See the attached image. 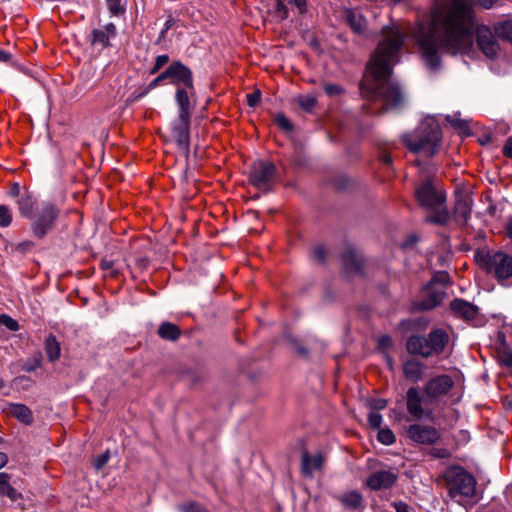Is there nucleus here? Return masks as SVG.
Masks as SVG:
<instances>
[{
	"mask_svg": "<svg viewBox=\"0 0 512 512\" xmlns=\"http://www.w3.org/2000/svg\"><path fill=\"white\" fill-rule=\"evenodd\" d=\"M474 36L478 48L487 58L498 56L500 46L494 29L477 23L472 0H436L413 30L422 57L433 70L440 66L441 53L457 55L468 51Z\"/></svg>",
	"mask_w": 512,
	"mask_h": 512,
	"instance_id": "1",
	"label": "nucleus"
},
{
	"mask_svg": "<svg viewBox=\"0 0 512 512\" xmlns=\"http://www.w3.org/2000/svg\"><path fill=\"white\" fill-rule=\"evenodd\" d=\"M381 34L382 39L367 65L371 79H365L361 89L369 91L372 98H379L385 110L398 109L404 104V94L397 83L390 81V77L393 66L399 61L405 35L398 27L389 26L383 27Z\"/></svg>",
	"mask_w": 512,
	"mask_h": 512,
	"instance_id": "2",
	"label": "nucleus"
},
{
	"mask_svg": "<svg viewBox=\"0 0 512 512\" xmlns=\"http://www.w3.org/2000/svg\"><path fill=\"white\" fill-rule=\"evenodd\" d=\"M414 197L420 207L431 213L425 221L432 224L445 225L450 216L445 206L446 193L436 185L433 177H425L415 187Z\"/></svg>",
	"mask_w": 512,
	"mask_h": 512,
	"instance_id": "3",
	"label": "nucleus"
},
{
	"mask_svg": "<svg viewBox=\"0 0 512 512\" xmlns=\"http://www.w3.org/2000/svg\"><path fill=\"white\" fill-rule=\"evenodd\" d=\"M442 132L432 117L425 118L416 129L401 136L402 143L414 154L433 157L440 145Z\"/></svg>",
	"mask_w": 512,
	"mask_h": 512,
	"instance_id": "4",
	"label": "nucleus"
},
{
	"mask_svg": "<svg viewBox=\"0 0 512 512\" xmlns=\"http://www.w3.org/2000/svg\"><path fill=\"white\" fill-rule=\"evenodd\" d=\"M169 83L175 87V103L197 104L193 71L180 60L168 67Z\"/></svg>",
	"mask_w": 512,
	"mask_h": 512,
	"instance_id": "5",
	"label": "nucleus"
},
{
	"mask_svg": "<svg viewBox=\"0 0 512 512\" xmlns=\"http://www.w3.org/2000/svg\"><path fill=\"white\" fill-rule=\"evenodd\" d=\"M449 334L443 328L432 329L428 336L413 335L407 339L406 349L412 355L423 358L438 356L444 352L449 342Z\"/></svg>",
	"mask_w": 512,
	"mask_h": 512,
	"instance_id": "6",
	"label": "nucleus"
},
{
	"mask_svg": "<svg viewBox=\"0 0 512 512\" xmlns=\"http://www.w3.org/2000/svg\"><path fill=\"white\" fill-rule=\"evenodd\" d=\"M443 480L448 495L459 502L461 499H471L476 494L477 481L475 477L461 466H452L443 474Z\"/></svg>",
	"mask_w": 512,
	"mask_h": 512,
	"instance_id": "7",
	"label": "nucleus"
},
{
	"mask_svg": "<svg viewBox=\"0 0 512 512\" xmlns=\"http://www.w3.org/2000/svg\"><path fill=\"white\" fill-rule=\"evenodd\" d=\"M177 117L171 122V134L179 150L188 154L190 151L191 117L196 104L176 103Z\"/></svg>",
	"mask_w": 512,
	"mask_h": 512,
	"instance_id": "8",
	"label": "nucleus"
},
{
	"mask_svg": "<svg viewBox=\"0 0 512 512\" xmlns=\"http://www.w3.org/2000/svg\"><path fill=\"white\" fill-rule=\"evenodd\" d=\"M406 410L415 420L434 419V403L419 386L408 388L406 392Z\"/></svg>",
	"mask_w": 512,
	"mask_h": 512,
	"instance_id": "9",
	"label": "nucleus"
},
{
	"mask_svg": "<svg viewBox=\"0 0 512 512\" xmlns=\"http://www.w3.org/2000/svg\"><path fill=\"white\" fill-rule=\"evenodd\" d=\"M61 209L51 201H45L35 212L31 221V230L38 239L44 238L57 224Z\"/></svg>",
	"mask_w": 512,
	"mask_h": 512,
	"instance_id": "10",
	"label": "nucleus"
},
{
	"mask_svg": "<svg viewBox=\"0 0 512 512\" xmlns=\"http://www.w3.org/2000/svg\"><path fill=\"white\" fill-rule=\"evenodd\" d=\"M276 166L269 161L253 163L249 175L250 183L259 190H267L274 182Z\"/></svg>",
	"mask_w": 512,
	"mask_h": 512,
	"instance_id": "11",
	"label": "nucleus"
},
{
	"mask_svg": "<svg viewBox=\"0 0 512 512\" xmlns=\"http://www.w3.org/2000/svg\"><path fill=\"white\" fill-rule=\"evenodd\" d=\"M405 433L409 440L419 445H434L441 437L437 428L420 423L409 425Z\"/></svg>",
	"mask_w": 512,
	"mask_h": 512,
	"instance_id": "12",
	"label": "nucleus"
},
{
	"mask_svg": "<svg viewBox=\"0 0 512 512\" xmlns=\"http://www.w3.org/2000/svg\"><path fill=\"white\" fill-rule=\"evenodd\" d=\"M485 266L498 280H506L512 276V257L503 252H496L485 257Z\"/></svg>",
	"mask_w": 512,
	"mask_h": 512,
	"instance_id": "13",
	"label": "nucleus"
},
{
	"mask_svg": "<svg viewBox=\"0 0 512 512\" xmlns=\"http://www.w3.org/2000/svg\"><path fill=\"white\" fill-rule=\"evenodd\" d=\"M454 387L451 376L443 374L431 378L422 388L436 404L442 397L446 396Z\"/></svg>",
	"mask_w": 512,
	"mask_h": 512,
	"instance_id": "14",
	"label": "nucleus"
},
{
	"mask_svg": "<svg viewBox=\"0 0 512 512\" xmlns=\"http://www.w3.org/2000/svg\"><path fill=\"white\" fill-rule=\"evenodd\" d=\"M450 309L455 317L460 318L466 322L478 325L482 322V317L479 313V308L463 299H454L450 303Z\"/></svg>",
	"mask_w": 512,
	"mask_h": 512,
	"instance_id": "15",
	"label": "nucleus"
},
{
	"mask_svg": "<svg viewBox=\"0 0 512 512\" xmlns=\"http://www.w3.org/2000/svg\"><path fill=\"white\" fill-rule=\"evenodd\" d=\"M445 296L446 291H444L443 287L428 284L422 291L417 307L422 310H431L440 305Z\"/></svg>",
	"mask_w": 512,
	"mask_h": 512,
	"instance_id": "16",
	"label": "nucleus"
},
{
	"mask_svg": "<svg viewBox=\"0 0 512 512\" xmlns=\"http://www.w3.org/2000/svg\"><path fill=\"white\" fill-rule=\"evenodd\" d=\"M397 481V475L388 470L372 473L366 480V485L374 491L391 488Z\"/></svg>",
	"mask_w": 512,
	"mask_h": 512,
	"instance_id": "17",
	"label": "nucleus"
},
{
	"mask_svg": "<svg viewBox=\"0 0 512 512\" xmlns=\"http://www.w3.org/2000/svg\"><path fill=\"white\" fill-rule=\"evenodd\" d=\"M473 199L468 193H458L454 205V218L458 223L466 224L472 212Z\"/></svg>",
	"mask_w": 512,
	"mask_h": 512,
	"instance_id": "18",
	"label": "nucleus"
},
{
	"mask_svg": "<svg viewBox=\"0 0 512 512\" xmlns=\"http://www.w3.org/2000/svg\"><path fill=\"white\" fill-rule=\"evenodd\" d=\"M117 35V28L115 24L108 23L103 29H94L90 34V44L92 46L100 47L101 49L111 46L110 39L115 38Z\"/></svg>",
	"mask_w": 512,
	"mask_h": 512,
	"instance_id": "19",
	"label": "nucleus"
},
{
	"mask_svg": "<svg viewBox=\"0 0 512 512\" xmlns=\"http://www.w3.org/2000/svg\"><path fill=\"white\" fill-rule=\"evenodd\" d=\"M342 265L348 273H361L363 267V258L352 247H347L341 255Z\"/></svg>",
	"mask_w": 512,
	"mask_h": 512,
	"instance_id": "20",
	"label": "nucleus"
},
{
	"mask_svg": "<svg viewBox=\"0 0 512 512\" xmlns=\"http://www.w3.org/2000/svg\"><path fill=\"white\" fill-rule=\"evenodd\" d=\"M334 498L349 510H360L365 507L363 495L357 490H350L334 496Z\"/></svg>",
	"mask_w": 512,
	"mask_h": 512,
	"instance_id": "21",
	"label": "nucleus"
},
{
	"mask_svg": "<svg viewBox=\"0 0 512 512\" xmlns=\"http://www.w3.org/2000/svg\"><path fill=\"white\" fill-rule=\"evenodd\" d=\"M21 216L31 220L35 215L38 199L31 192L26 191L16 201Z\"/></svg>",
	"mask_w": 512,
	"mask_h": 512,
	"instance_id": "22",
	"label": "nucleus"
},
{
	"mask_svg": "<svg viewBox=\"0 0 512 512\" xmlns=\"http://www.w3.org/2000/svg\"><path fill=\"white\" fill-rule=\"evenodd\" d=\"M301 460V471L306 477H312L313 472L320 469L324 462V458L320 453L310 456L306 451L302 453Z\"/></svg>",
	"mask_w": 512,
	"mask_h": 512,
	"instance_id": "23",
	"label": "nucleus"
},
{
	"mask_svg": "<svg viewBox=\"0 0 512 512\" xmlns=\"http://www.w3.org/2000/svg\"><path fill=\"white\" fill-rule=\"evenodd\" d=\"M344 19L355 33L361 34L365 31L366 20L359 11L346 9L344 12Z\"/></svg>",
	"mask_w": 512,
	"mask_h": 512,
	"instance_id": "24",
	"label": "nucleus"
},
{
	"mask_svg": "<svg viewBox=\"0 0 512 512\" xmlns=\"http://www.w3.org/2000/svg\"><path fill=\"white\" fill-rule=\"evenodd\" d=\"M424 366L419 361L410 359L403 364V374L406 379L418 382L422 379Z\"/></svg>",
	"mask_w": 512,
	"mask_h": 512,
	"instance_id": "25",
	"label": "nucleus"
},
{
	"mask_svg": "<svg viewBox=\"0 0 512 512\" xmlns=\"http://www.w3.org/2000/svg\"><path fill=\"white\" fill-rule=\"evenodd\" d=\"M9 413L20 422L30 425L33 423V414L31 409L20 403L9 404Z\"/></svg>",
	"mask_w": 512,
	"mask_h": 512,
	"instance_id": "26",
	"label": "nucleus"
},
{
	"mask_svg": "<svg viewBox=\"0 0 512 512\" xmlns=\"http://www.w3.org/2000/svg\"><path fill=\"white\" fill-rule=\"evenodd\" d=\"M157 333L160 338L169 341H175L181 335L180 328L171 322L161 323Z\"/></svg>",
	"mask_w": 512,
	"mask_h": 512,
	"instance_id": "27",
	"label": "nucleus"
},
{
	"mask_svg": "<svg viewBox=\"0 0 512 512\" xmlns=\"http://www.w3.org/2000/svg\"><path fill=\"white\" fill-rule=\"evenodd\" d=\"M45 352L50 362H55L60 358L61 355V347L60 343L57 341L56 337L50 334L46 337L45 342Z\"/></svg>",
	"mask_w": 512,
	"mask_h": 512,
	"instance_id": "28",
	"label": "nucleus"
},
{
	"mask_svg": "<svg viewBox=\"0 0 512 512\" xmlns=\"http://www.w3.org/2000/svg\"><path fill=\"white\" fill-rule=\"evenodd\" d=\"M9 478L7 473H0V495L8 497L12 501H16L22 496L9 484Z\"/></svg>",
	"mask_w": 512,
	"mask_h": 512,
	"instance_id": "29",
	"label": "nucleus"
},
{
	"mask_svg": "<svg viewBox=\"0 0 512 512\" xmlns=\"http://www.w3.org/2000/svg\"><path fill=\"white\" fill-rule=\"evenodd\" d=\"M493 28L498 38L512 44V20L495 23Z\"/></svg>",
	"mask_w": 512,
	"mask_h": 512,
	"instance_id": "30",
	"label": "nucleus"
},
{
	"mask_svg": "<svg viewBox=\"0 0 512 512\" xmlns=\"http://www.w3.org/2000/svg\"><path fill=\"white\" fill-rule=\"evenodd\" d=\"M42 364V355L38 352L32 357L28 358L22 365V370L26 372H33L40 368Z\"/></svg>",
	"mask_w": 512,
	"mask_h": 512,
	"instance_id": "31",
	"label": "nucleus"
},
{
	"mask_svg": "<svg viewBox=\"0 0 512 512\" xmlns=\"http://www.w3.org/2000/svg\"><path fill=\"white\" fill-rule=\"evenodd\" d=\"M377 439L384 445H391L396 441L394 433L389 428H380L378 431Z\"/></svg>",
	"mask_w": 512,
	"mask_h": 512,
	"instance_id": "32",
	"label": "nucleus"
},
{
	"mask_svg": "<svg viewBox=\"0 0 512 512\" xmlns=\"http://www.w3.org/2000/svg\"><path fill=\"white\" fill-rule=\"evenodd\" d=\"M180 512H210L205 506L202 504L191 501L188 503H184L181 506H179Z\"/></svg>",
	"mask_w": 512,
	"mask_h": 512,
	"instance_id": "33",
	"label": "nucleus"
},
{
	"mask_svg": "<svg viewBox=\"0 0 512 512\" xmlns=\"http://www.w3.org/2000/svg\"><path fill=\"white\" fill-rule=\"evenodd\" d=\"M12 223V213L8 206L0 205V227L6 228Z\"/></svg>",
	"mask_w": 512,
	"mask_h": 512,
	"instance_id": "34",
	"label": "nucleus"
},
{
	"mask_svg": "<svg viewBox=\"0 0 512 512\" xmlns=\"http://www.w3.org/2000/svg\"><path fill=\"white\" fill-rule=\"evenodd\" d=\"M449 282V275L446 272H438L436 273L431 281L428 283L433 286L443 287L444 291H446L447 284Z\"/></svg>",
	"mask_w": 512,
	"mask_h": 512,
	"instance_id": "35",
	"label": "nucleus"
},
{
	"mask_svg": "<svg viewBox=\"0 0 512 512\" xmlns=\"http://www.w3.org/2000/svg\"><path fill=\"white\" fill-rule=\"evenodd\" d=\"M275 123L281 130L285 132H291L293 130V124L282 113H278L275 115Z\"/></svg>",
	"mask_w": 512,
	"mask_h": 512,
	"instance_id": "36",
	"label": "nucleus"
},
{
	"mask_svg": "<svg viewBox=\"0 0 512 512\" xmlns=\"http://www.w3.org/2000/svg\"><path fill=\"white\" fill-rule=\"evenodd\" d=\"M317 100L314 96H300L298 98V104L299 106L306 112H309L313 109V107L316 105Z\"/></svg>",
	"mask_w": 512,
	"mask_h": 512,
	"instance_id": "37",
	"label": "nucleus"
},
{
	"mask_svg": "<svg viewBox=\"0 0 512 512\" xmlns=\"http://www.w3.org/2000/svg\"><path fill=\"white\" fill-rule=\"evenodd\" d=\"M165 80H169L168 68H166L163 72H161L155 79H153L149 83V85L147 87V90L145 92H143L141 94V96L146 95L148 91H150L152 89H155L156 87H158Z\"/></svg>",
	"mask_w": 512,
	"mask_h": 512,
	"instance_id": "38",
	"label": "nucleus"
},
{
	"mask_svg": "<svg viewBox=\"0 0 512 512\" xmlns=\"http://www.w3.org/2000/svg\"><path fill=\"white\" fill-rule=\"evenodd\" d=\"M0 325L5 326L8 330L12 332H16L19 330L18 322L7 314H0Z\"/></svg>",
	"mask_w": 512,
	"mask_h": 512,
	"instance_id": "39",
	"label": "nucleus"
},
{
	"mask_svg": "<svg viewBox=\"0 0 512 512\" xmlns=\"http://www.w3.org/2000/svg\"><path fill=\"white\" fill-rule=\"evenodd\" d=\"M108 10L114 16H119L125 12V7L122 5L121 0H106Z\"/></svg>",
	"mask_w": 512,
	"mask_h": 512,
	"instance_id": "40",
	"label": "nucleus"
},
{
	"mask_svg": "<svg viewBox=\"0 0 512 512\" xmlns=\"http://www.w3.org/2000/svg\"><path fill=\"white\" fill-rule=\"evenodd\" d=\"M169 62V55L167 54H163V55H158L156 58H155V63L150 71V74H156L157 72H159L163 67L164 65H166L167 63Z\"/></svg>",
	"mask_w": 512,
	"mask_h": 512,
	"instance_id": "41",
	"label": "nucleus"
},
{
	"mask_svg": "<svg viewBox=\"0 0 512 512\" xmlns=\"http://www.w3.org/2000/svg\"><path fill=\"white\" fill-rule=\"evenodd\" d=\"M323 89L325 93L330 97L341 95L344 92L342 86L333 83L324 84Z\"/></svg>",
	"mask_w": 512,
	"mask_h": 512,
	"instance_id": "42",
	"label": "nucleus"
},
{
	"mask_svg": "<svg viewBox=\"0 0 512 512\" xmlns=\"http://www.w3.org/2000/svg\"><path fill=\"white\" fill-rule=\"evenodd\" d=\"M175 24H176V20L174 18H172V17H169L166 20V22L164 24V27L160 31L159 36H158V38L156 40V44H160V43L165 41L166 34H167L168 30L171 29Z\"/></svg>",
	"mask_w": 512,
	"mask_h": 512,
	"instance_id": "43",
	"label": "nucleus"
},
{
	"mask_svg": "<svg viewBox=\"0 0 512 512\" xmlns=\"http://www.w3.org/2000/svg\"><path fill=\"white\" fill-rule=\"evenodd\" d=\"M368 423L370 427L380 429L382 424V416L377 411H371L368 414Z\"/></svg>",
	"mask_w": 512,
	"mask_h": 512,
	"instance_id": "44",
	"label": "nucleus"
},
{
	"mask_svg": "<svg viewBox=\"0 0 512 512\" xmlns=\"http://www.w3.org/2000/svg\"><path fill=\"white\" fill-rule=\"evenodd\" d=\"M499 361L501 365L511 368L512 352L510 350L504 349L502 352L499 353Z\"/></svg>",
	"mask_w": 512,
	"mask_h": 512,
	"instance_id": "45",
	"label": "nucleus"
},
{
	"mask_svg": "<svg viewBox=\"0 0 512 512\" xmlns=\"http://www.w3.org/2000/svg\"><path fill=\"white\" fill-rule=\"evenodd\" d=\"M430 455L437 459H446L451 456L450 451L447 448H432L430 450Z\"/></svg>",
	"mask_w": 512,
	"mask_h": 512,
	"instance_id": "46",
	"label": "nucleus"
},
{
	"mask_svg": "<svg viewBox=\"0 0 512 512\" xmlns=\"http://www.w3.org/2000/svg\"><path fill=\"white\" fill-rule=\"evenodd\" d=\"M109 453L108 452H105V453H102L100 455H98L95 460H94V467L96 470H100L102 469L106 464L107 462L109 461Z\"/></svg>",
	"mask_w": 512,
	"mask_h": 512,
	"instance_id": "47",
	"label": "nucleus"
},
{
	"mask_svg": "<svg viewBox=\"0 0 512 512\" xmlns=\"http://www.w3.org/2000/svg\"><path fill=\"white\" fill-rule=\"evenodd\" d=\"M476 3L484 9H492L503 4V0H476Z\"/></svg>",
	"mask_w": 512,
	"mask_h": 512,
	"instance_id": "48",
	"label": "nucleus"
},
{
	"mask_svg": "<svg viewBox=\"0 0 512 512\" xmlns=\"http://www.w3.org/2000/svg\"><path fill=\"white\" fill-rule=\"evenodd\" d=\"M246 98L248 106L256 107L260 103L261 93L259 91H255L253 93L247 94Z\"/></svg>",
	"mask_w": 512,
	"mask_h": 512,
	"instance_id": "49",
	"label": "nucleus"
},
{
	"mask_svg": "<svg viewBox=\"0 0 512 512\" xmlns=\"http://www.w3.org/2000/svg\"><path fill=\"white\" fill-rule=\"evenodd\" d=\"M313 258L319 263H323L326 259V250L322 246H318L313 250Z\"/></svg>",
	"mask_w": 512,
	"mask_h": 512,
	"instance_id": "50",
	"label": "nucleus"
},
{
	"mask_svg": "<svg viewBox=\"0 0 512 512\" xmlns=\"http://www.w3.org/2000/svg\"><path fill=\"white\" fill-rule=\"evenodd\" d=\"M447 120L451 123V125L460 130V131H466L468 129V125L465 121L460 119H451L449 116L447 117Z\"/></svg>",
	"mask_w": 512,
	"mask_h": 512,
	"instance_id": "51",
	"label": "nucleus"
},
{
	"mask_svg": "<svg viewBox=\"0 0 512 512\" xmlns=\"http://www.w3.org/2000/svg\"><path fill=\"white\" fill-rule=\"evenodd\" d=\"M387 406V400L385 399H374L371 402V408L372 410L379 411L385 409Z\"/></svg>",
	"mask_w": 512,
	"mask_h": 512,
	"instance_id": "52",
	"label": "nucleus"
},
{
	"mask_svg": "<svg viewBox=\"0 0 512 512\" xmlns=\"http://www.w3.org/2000/svg\"><path fill=\"white\" fill-rule=\"evenodd\" d=\"M502 151L504 156L512 158V136L507 139Z\"/></svg>",
	"mask_w": 512,
	"mask_h": 512,
	"instance_id": "53",
	"label": "nucleus"
},
{
	"mask_svg": "<svg viewBox=\"0 0 512 512\" xmlns=\"http://www.w3.org/2000/svg\"><path fill=\"white\" fill-rule=\"evenodd\" d=\"M115 266V262L111 259L103 258L100 262V268L104 271H109L110 269H113Z\"/></svg>",
	"mask_w": 512,
	"mask_h": 512,
	"instance_id": "54",
	"label": "nucleus"
},
{
	"mask_svg": "<svg viewBox=\"0 0 512 512\" xmlns=\"http://www.w3.org/2000/svg\"><path fill=\"white\" fill-rule=\"evenodd\" d=\"M9 194L10 196L15 197L17 199H19V197L22 196L19 183L15 182L11 185Z\"/></svg>",
	"mask_w": 512,
	"mask_h": 512,
	"instance_id": "55",
	"label": "nucleus"
},
{
	"mask_svg": "<svg viewBox=\"0 0 512 512\" xmlns=\"http://www.w3.org/2000/svg\"><path fill=\"white\" fill-rule=\"evenodd\" d=\"M392 506L394 507L396 512H410L409 506L405 502H402V501L394 502L392 504Z\"/></svg>",
	"mask_w": 512,
	"mask_h": 512,
	"instance_id": "56",
	"label": "nucleus"
},
{
	"mask_svg": "<svg viewBox=\"0 0 512 512\" xmlns=\"http://www.w3.org/2000/svg\"><path fill=\"white\" fill-rule=\"evenodd\" d=\"M33 246H34V244L32 241H24L17 245V250H19L21 252H26V251L32 249Z\"/></svg>",
	"mask_w": 512,
	"mask_h": 512,
	"instance_id": "57",
	"label": "nucleus"
},
{
	"mask_svg": "<svg viewBox=\"0 0 512 512\" xmlns=\"http://www.w3.org/2000/svg\"><path fill=\"white\" fill-rule=\"evenodd\" d=\"M293 4L298 8V10L301 14L306 12V7H307L306 0H293Z\"/></svg>",
	"mask_w": 512,
	"mask_h": 512,
	"instance_id": "58",
	"label": "nucleus"
},
{
	"mask_svg": "<svg viewBox=\"0 0 512 512\" xmlns=\"http://www.w3.org/2000/svg\"><path fill=\"white\" fill-rule=\"evenodd\" d=\"M294 348L298 355L303 356V357H306L308 355V350L301 344L295 343Z\"/></svg>",
	"mask_w": 512,
	"mask_h": 512,
	"instance_id": "59",
	"label": "nucleus"
},
{
	"mask_svg": "<svg viewBox=\"0 0 512 512\" xmlns=\"http://www.w3.org/2000/svg\"><path fill=\"white\" fill-rule=\"evenodd\" d=\"M418 241V237L416 235H410L407 237L406 241L403 243L404 248H408L415 244Z\"/></svg>",
	"mask_w": 512,
	"mask_h": 512,
	"instance_id": "60",
	"label": "nucleus"
},
{
	"mask_svg": "<svg viewBox=\"0 0 512 512\" xmlns=\"http://www.w3.org/2000/svg\"><path fill=\"white\" fill-rule=\"evenodd\" d=\"M276 10L280 13H283L284 17L287 16V7L284 4L283 0H277Z\"/></svg>",
	"mask_w": 512,
	"mask_h": 512,
	"instance_id": "61",
	"label": "nucleus"
},
{
	"mask_svg": "<svg viewBox=\"0 0 512 512\" xmlns=\"http://www.w3.org/2000/svg\"><path fill=\"white\" fill-rule=\"evenodd\" d=\"M379 344L382 346V347H388L391 345V338L389 336H383L380 340H379Z\"/></svg>",
	"mask_w": 512,
	"mask_h": 512,
	"instance_id": "62",
	"label": "nucleus"
},
{
	"mask_svg": "<svg viewBox=\"0 0 512 512\" xmlns=\"http://www.w3.org/2000/svg\"><path fill=\"white\" fill-rule=\"evenodd\" d=\"M10 58H11V55L8 52L0 49V61L1 62H7L10 60Z\"/></svg>",
	"mask_w": 512,
	"mask_h": 512,
	"instance_id": "63",
	"label": "nucleus"
},
{
	"mask_svg": "<svg viewBox=\"0 0 512 512\" xmlns=\"http://www.w3.org/2000/svg\"><path fill=\"white\" fill-rule=\"evenodd\" d=\"M506 232L509 238L512 239V217L508 220L506 224Z\"/></svg>",
	"mask_w": 512,
	"mask_h": 512,
	"instance_id": "64",
	"label": "nucleus"
}]
</instances>
